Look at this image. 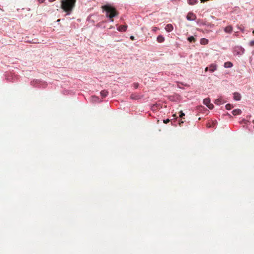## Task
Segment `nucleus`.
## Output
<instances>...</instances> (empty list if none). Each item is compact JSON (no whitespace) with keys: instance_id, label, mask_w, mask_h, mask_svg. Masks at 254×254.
I'll use <instances>...</instances> for the list:
<instances>
[{"instance_id":"obj_5","label":"nucleus","mask_w":254,"mask_h":254,"mask_svg":"<svg viewBox=\"0 0 254 254\" xmlns=\"http://www.w3.org/2000/svg\"><path fill=\"white\" fill-rule=\"evenodd\" d=\"M196 19V16L193 13L190 12L187 16V19L189 21H194Z\"/></svg>"},{"instance_id":"obj_6","label":"nucleus","mask_w":254,"mask_h":254,"mask_svg":"<svg viewBox=\"0 0 254 254\" xmlns=\"http://www.w3.org/2000/svg\"><path fill=\"white\" fill-rule=\"evenodd\" d=\"M232 31H233V27L232 26H230V25L226 26L224 28V31H225V32H226L227 33L230 34L232 32Z\"/></svg>"},{"instance_id":"obj_2","label":"nucleus","mask_w":254,"mask_h":254,"mask_svg":"<svg viewBox=\"0 0 254 254\" xmlns=\"http://www.w3.org/2000/svg\"><path fill=\"white\" fill-rule=\"evenodd\" d=\"M102 8L106 11V16L111 19L110 21L111 22H113V20L112 18L118 14L115 8L110 4L105 5Z\"/></svg>"},{"instance_id":"obj_8","label":"nucleus","mask_w":254,"mask_h":254,"mask_svg":"<svg viewBox=\"0 0 254 254\" xmlns=\"http://www.w3.org/2000/svg\"><path fill=\"white\" fill-rule=\"evenodd\" d=\"M127 25H120L117 28V30L119 31L124 32L127 29Z\"/></svg>"},{"instance_id":"obj_15","label":"nucleus","mask_w":254,"mask_h":254,"mask_svg":"<svg viewBox=\"0 0 254 254\" xmlns=\"http://www.w3.org/2000/svg\"><path fill=\"white\" fill-rule=\"evenodd\" d=\"M200 43L201 45H206L208 43V40L204 38H202L201 39Z\"/></svg>"},{"instance_id":"obj_24","label":"nucleus","mask_w":254,"mask_h":254,"mask_svg":"<svg viewBox=\"0 0 254 254\" xmlns=\"http://www.w3.org/2000/svg\"><path fill=\"white\" fill-rule=\"evenodd\" d=\"M250 45L251 46H253V45H254V40H252L251 41L250 43H249Z\"/></svg>"},{"instance_id":"obj_25","label":"nucleus","mask_w":254,"mask_h":254,"mask_svg":"<svg viewBox=\"0 0 254 254\" xmlns=\"http://www.w3.org/2000/svg\"><path fill=\"white\" fill-rule=\"evenodd\" d=\"M238 29H240L242 32H244V29L243 28H241L238 27Z\"/></svg>"},{"instance_id":"obj_10","label":"nucleus","mask_w":254,"mask_h":254,"mask_svg":"<svg viewBox=\"0 0 254 254\" xmlns=\"http://www.w3.org/2000/svg\"><path fill=\"white\" fill-rule=\"evenodd\" d=\"M217 69V65L215 64H211L209 67V71L213 72Z\"/></svg>"},{"instance_id":"obj_19","label":"nucleus","mask_w":254,"mask_h":254,"mask_svg":"<svg viewBox=\"0 0 254 254\" xmlns=\"http://www.w3.org/2000/svg\"><path fill=\"white\" fill-rule=\"evenodd\" d=\"M225 107H226V109L228 110H230L231 109V108L233 107L230 104H228L227 105H226L225 106Z\"/></svg>"},{"instance_id":"obj_32","label":"nucleus","mask_w":254,"mask_h":254,"mask_svg":"<svg viewBox=\"0 0 254 254\" xmlns=\"http://www.w3.org/2000/svg\"><path fill=\"white\" fill-rule=\"evenodd\" d=\"M60 19H58V20H57V21L60 22Z\"/></svg>"},{"instance_id":"obj_16","label":"nucleus","mask_w":254,"mask_h":254,"mask_svg":"<svg viewBox=\"0 0 254 254\" xmlns=\"http://www.w3.org/2000/svg\"><path fill=\"white\" fill-rule=\"evenodd\" d=\"M224 102L222 101V99L221 98L217 99L215 101V103L218 105H220L223 104Z\"/></svg>"},{"instance_id":"obj_7","label":"nucleus","mask_w":254,"mask_h":254,"mask_svg":"<svg viewBox=\"0 0 254 254\" xmlns=\"http://www.w3.org/2000/svg\"><path fill=\"white\" fill-rule=\"evenodd\" d=\"M234 99L236 101H240L241 99V96L240 93L237 92H235L234 93Z\"/></svg>"},{"instance_id":"obj_4","label":"nucleus","mask_w":254,"mask_h":254,"mask_svg":"<svg viewBox=\"0 0 254 254\" xmlns=\"http://www.w3.org/2000/svg\"><path fill=\"white\" fill-rule=\"evenodd\" d=\"M203 103L209 109H212L214 106L210 103V100L209 98H205L203 100Z\"/></svg>"},{"instance_id":"obj_1","label":"nucleus","mask_w":254,"mask_h":254,"mask_svg":"<svg viewBox=\"0 0 254 254\" xmlns=\"http://www.w3.org/2000/svg\"><path fill=\"white\" fill-rule=\"evenodd\" d=\"M76 0H62L61 1V8L65 11L67 15H69L72 10Z\"/></svg>"},{"instance_id":"obj_26","label":"nucleus","mask_w":254,"mask_h":254,"mask_svg":"<svg viewBox=\"0 0 254 254\" xmlns=\"http://www.w3.org/2000/svg\"><path fill=\"white\" fill-rule=\"evenodd\" d=\"M38 1L40 3H42V2H44L45 1V0H38Z\"/></svg>"},{"instance_id":"obj_11","label":"nucleus","mask_w":254,"mask_h":254,"mask_svg":"<svg viewBox=\"0 0 254 254\" xmlns=\"http://www.w3.org/2000/svg\"><path fill=\"white\" fill-rule=\"evenodd\" d=\"M242 113V111L240 109H235L232 111V114L234 116L240 115Z\"/></svg>"},{"instance_id":"obj_27","label":"nucleus","mask_w":254,"mask_h":254,"mask_svg":"<svg viewBox=\"0 0 254 254\" xmlns=\"http://www.w3.org/2000/svg\"><path fill=\"white\" fill-rule=\"evenodd\" d=\"M130 38L131 40H133L134 39V37L133 36H131L130 37Z\"/></svg>"},{"instance_id":"obj_12","label":"nucleus","mask_w":254,"mask_h":254,"mask_svg":"<svg viewBox=\"0 0 254 254\" xmlns=\"http://www.w3.org/2000/svg\"><path fill=\"white\" fill-rule=\"evenodd\" d=\"M157 41L159 43H162L165 41V38L161 35L157 37Z\"/></svg>"},{"instance_id":"obj_13","label":"nucleus","mask_w":254,"mask_h":254,"mask_svg":"<svg viewBox=\"0 0 254 254\" xmlns=\"http://www.w3.org/2000/svg\"><path fill=\"white\" fill-rule=\"evenodd\" d=\"M233 64L232 63L230 62H227L224 63V66L225 68H231L233 66Z\"/></svg>"},{"instance_id":"obj_31","label":"nucleus","mask_w":254,"mask_h":254,"mask_svg":"<svg viewBox=\"0 0 254 254\" xmlns=\"http://www.w3.org/2000/svg\"><path fill=\"white\" fill-rule=\"evenodd\" d=\"M208 68H208V67H206L205 68V71H207V70H208Z\"/></svg>"},{"instance_id":"obj_23","label":"nucleus","mask_w":254,"mask_h":254,"mask_svg":"<svg viewBox=\"0 0 254 254\" xmlns=\"http://www.w3.org/2000/svg\"><path fill=\"white\" fill-rule=\"evenodd\" d=\"M170 122V120L167 119H166V120H163V123H165V124H167L169 122Z\"/></svg>"},{"instance_id":"obj_3","label":"nucleus","mask_w":254,"mask_h":254,"mask_svg":"<svg viewBox=\"0 0 254 254\" xmlns=\"http://www.w3.org/2000/svg\"><path fill=\"white\" fill-rule=\"evenodd\" d=\"M245 49L241 46H236L233 49V54L235 56H241L244 54Z\"/></svg>"},{"instance_id":"obj_17","label":"nucleus","mask_w":254,"mask_h":254,"mask_svg":"<svg viewBox=\"0 0 254 254\" xmlns=\"http://www.w3.org/2000/svg\"><path fill=\"white\" fill-rule=\"evenodd\" d=\"M198 1V0H189L188 3L190 5H192L196 4Z\"/></svg>"},{"instance_id":"obj_20","label":"nucleus","mask_w":254,"mask_h":254,"mask_svg":"<svg viewBox=\"0 0 254 254\" xmlns=\"http://www.w3.org/2000/svg\"><path fill=\"white\" fill-rule=\"evenodd\" d=\"M92 100L94 102H100V101L99 100L98 97H96V96H93Z\"/></svg>"},{"instance_id":"obj_9","label":"nucleus","mask_w":254,"mask_h":254,"mask_svg":"<svg viewBox=\"0 0 254 254\" xmlns=\"http://www.w3.org/2000/svg\"><path fill=\"white\" fill-rule=\"evenodd\" d=\"M165 29L168 32H170L173 30V27L172 24H168L165 27Z\"/></svg>"},{"instance_id":"obj_14","label":"nucleus","mask_w":254,"mask_h":254,"mask_svg":"<svg viewBox=\"0 0 254 254\" xmlns=\"http://www.w3.org/2000/svg\"><path fill=\"white\" fill-rule=\"evenodd\" d=\"M108 92L106 90H102L100 92V94L103 98L107 97L108 95Z\"/></svg>"},{"instance_id":"obj_29","label":"nucleus","mask_w":254,"mask_h":254,"mask_svg":"<svg viewBox=\"0 0 254 254\" xmlns=\"http://www.w3.org/2000/svg\"><path fill=\"white\" fill-rule=\"evenodd\" d=\"M131 98L132 99H137L136 98L134 97L132 95H131Z\"/></svg>"},{"instance_id":"obj_33","label":"nucleus","mask_w":254,"mask_h":254,"mask_svg":"<svg viewBox=\"0 0 254 254\" xmlns=\"http://www.w3.org/2000/svg\"><path fill=\"white\" fill-rule=\"evenodd\" d=\"M253 34H254V30H253Z\"/></svg>"},{"instance_id":"obj_22","label":"nucleus","mask_w":254,"mask_h":254,"mask_svg":"<svg viewBox=\"0 0 254 254\" xmlns=\"http://www.w3.org/2000/svg\"><path fill=\"white\" fill-rule=\"evenodd\" d=\"M157 30H158V28L156 27H153L152 29L153 32H156Z\"/></svg>"},{"instance_id":"obj_30","label":"nucleus","mask_w":254,"mask_h":254,"mask_svg":"<svg viewBox=\"0 0 254 254\" xmlns=\"http://www.w3.org/2000/svg\"><path fill=\"white\" fill-rule=\"evenodd\" d=\"M49 0V2H53V1H55V0Z\"/></svg>"},{"instance_id":"obj_21","label":"nucleus","mask_w":254,"mask_h":254,"mask_svg":"<svg viewBox=\"0 0 254 254\" xmlns=\"http://www.w3.org/2000/svg\"><path fill=\"white\" fill-rule=\"evenodd\" d=\"M180 117L181 118L183 117V116H184L185 115V113H183V112L182 111H181L180 112Z\"/></svg>"},{"instance_id":"obj_18","label":"nucleus","mask_w":254,"mask_h":254,"mask_svg":"<svg viewBox=\"0 0 254 254\" xmlns=\"http://www.w3.org/2000/svg\"><path fill=\"white\" fill-rule=\"evenodd\" d=\"M188 40L190 42H194L195 41V39L193 36H191L188 38Z\"/></svg>"},{"instance_id":"obj_28","label":"nucleus","mask_w":254,"mask_h":254,"mask_svg":"<svg viewBox=\"0 0 254 254\" xmlns=\"http://www.w3.org/2000/svg\"><path fill=\"white\" fill-rule=\"evenodd\" d=\"M183 123H184V122H183V121H180V123H179V125H180V126H181V125L182 124H183Z\"/></svg>"}]
</instances>
